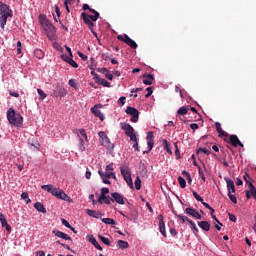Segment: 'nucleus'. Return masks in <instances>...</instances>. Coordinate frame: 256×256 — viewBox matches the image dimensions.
Masks as SVG:
<instances>
[{"label": "nucleus", "mask_w": 256, "mask_h": 256, "mask_svg": "<svg viewBox=\"0 0 256 256\" xmlns=\"http://www.w3.org/2000/svg\"><path fill=\"white\" fill-rule=\"evenodd\" d=\"M90 13H93V15H88L85 12L81 13V17L85 23V25H87L89 27V29H91L93 35H97V32L93 31V28L95 27V21H97V19H99V12H97L96 10H90Z\"/></svg>", "instance_id": "obj_1"}, {"label": "nucleus", "mask_w": 256, "mask_h": 256, "mask_svg": "<svg viewBox=\"0 0 256 256\" xmlns=\"http://www.w3.org/2000/svg\"><path fill=\"white\" fill-rule=\"evenodd\" d=\"M9 17H13V10L9 9V5L0 2V27L1 29H5V25H7V19Z\"/></svg>", "instance_id": "obj_2"}, {"label": "nucleus", "mask_w": 256, "mask_h": 256, "mask_svg": "<svg viewBox=\"0 0 256 256\" xmlns=\"http://www.w3.org/2000/svg\"><path fill=\"white\" fill-rule=\"evenodd\" d=\"M7 119L8 123L14 127H21L23 125V116L15 112V109L13 108L7 110Z\"/></svg>", "instance_id": "obj_3"}, {"label": "nucleus", "mask_w": 256, "mask_h": 256, "mask_svg": "<svg viewBox=\"0 0 256 256\" xmlns=\"http://www.w3.org/2000/svg\"><path fill=\"white\" fill-rule=\"evenodd\" d=\"M98 173L105 185H111L109 179L117 180V176L113 172V163L106 166L105 173L102 170H99Z\"/></svg>", "instance_id": "obj_4"}, {"label": "nucleus", "mask_w": 256, "mask_h": 256, "mask_svg": "<svg viewBox=\"0 0 256 256\" xmlns=\"http://www.w3.org/2000/svg\"><path fill=\"white\" fill-rule=\"evenodd\" d=\"M42 25H43L44 31H46L47 33L48 39L50 41H55V37L57 36V28L53 26L51 21H49L48 19H44L42 21Z\"/></svg>", "instance_id": "obj_5"}, {"label": "nucleus", "mask_w": 256, "mask_h": 256, "mask_svg": "<svg viewBox=\"0 0 256 256\" xmlns=\"http://www.w3.org/2000/svg\"><path fill=\"white\" fill-rule=\"evenodd\" d=\"M98 135L100 137V143L103 145V147H106V149H109L110 151L115 148V145L111 143V140H109V137H107L105 132L100 131Z\"/></svg>", "instance_id": "obj_6"}, {"label": "nucleus", "mask_w": 256, "mask_h": 256, "mask_svg": "<svg viewBox=\"0 0 256 256\" xmlns=\"http://www.w3.org/2000/svg\"><path fill=\"white\" fill-rule=\"evenodd\" d=\"M107 194H109V188H102L101 195L98 199V203H100V205H103V203H105V205H111V197L107 196Z\"/></svg>", "instance_id": "obj_7"}, {"label": "nucleus", "mask_w": 256, "mask_h": 256, "mask_svg": "<svg viewBox=\"0 0 256 256\" xmlns=\"http://www.w3.org/2000/svg\"><path fill=\"white\" fill-rule=\"evenodd\" d=\"M117 39L119 41H123V43H126V45H128L129 47H131V49H137L138 45L137 42H135L133 39H131L129 37V35L125 34L123 35H118Z\"/></svg>", "instance_id": "obj_8"}, {"label": "nucleus", "mask_w": 256, "mask_h": 256, "mask_svg": "<svg viewBox=\"0 0 256 256\" xmlns=\"http://www.w3.org/2000/svg\"><path fill=\"white\" fill-rule=\"evenodd\" d=\"M118 203V205H125V197L119 192H112L110 197V203Z\"/></svg>", "instance_id": "obj_9"}, {"label": "nucleus", "mask_w": 256, "mask_h": 256, "mask_svg": "<svg viewBox=\"0 0 256 256\" xmlns=\"http://www.w3.org/2000/svg\"><path fill=\"white\" fill-rule=\"evenodd\" d=\"M125 113L127 115H131V121L132 123H137V121H139V110H137V108H133L131 106H128L126 108Z\"/></svg>", "instance_id": "obj_10"}, {"label": "nucleus", "mask_w": 256, "mask_h": 256, "mask_svg": "<svg viewBox=\"0 0 256 256\" xmlns=\"http://www.w3.org/2000/svg\"><path fill=\"white\" fill-rule=\"evenodd\" d=\"M120 171L127 185L133 187V179L131 178V172H129V169L121 167Z\"/></svg>", "instance_id": "obj_11"}, {"label": "nucleus", "mask_w": 256, "mask_h": 256, "mask_svg": "<svg viewBox=\"0 0 256 256\" xmlns=\"http://www.w3.org/2000/svg\"><path fill=\"white\" fill-rule=\"evenodd\" d=\"M52 195L57 197V199H61L62 201H69L70 197L61 189L54 188Z\"/></svg>", "instance_id": "obj_12"}, {"label": "nucleus", "mask_w": 256, "mask_h": 256, "mask_svg": "<svg viewBox=\"0 0 256 256\" xmlns=\"http://www.w3.org/2000/svg\"><path fill=\"white\" fill-rule=\"evenodd\" d=\"M28 147L30 151H39L41 149V144H39V141L37 139L29 138Z\"/></svg>", "instance_id": "obj_13"}, {"label": "nucleus", "mask_w": 256, "mask_h": 256, "mask_svg": "<svg viewBox=\"0 0 256 256\" xmlns=\"http://www.w3.org/2000/svg\"><path fill=\"white\" fill-rule=\"evenodd\" d=\"M53 97H65L67 95V89L61 85H57L53 90Z\"/></svg>", "instance_id": "obj_14"}, {"label": "nucleus", "mask_w": 256, "mask_h": 256, "mask_svg": "<svg viewBox=\"0 0 256 256\" xmlns=\"http://www.w3.org/2000/svg\"><path fill=\"white\" fill-rule=\"evenodd\" d=\"M101 105L100 104H96L91 108V113H93V115H95V117H99L100 121H105V116L103 115V113H101Z\"/></svg>", "instance_id": "obj_15"}, {"label": "nucleus", "mask_w": 256, "mask_h": 256, "mask_svg": "<svg viewBox=\"0 0 256 256\" xmlns=\"http://www.w3.org/2000/svg\"><path fill=\"white\" fill-rule=\"evenodd\" d=\"M245 195L246 199H251V197H253V199H256V188L253 183H249L248 190H245Z\"/></svg>", "instance_id": "obj_16"}, {"label": "nucleus", "mask_w": 256, "mask_h": 256, "mask_svg": "<svg viewBox=\"0 0 256 256\" xmlns=\"http://www.w3.org/2000/svg\"><path fill=\"white\" fill-rule=\"evenodd\" d=\"M146 140H147L148 153H149V151L153 150V147L155 145V136L153 135V132H148L147 133Z\"/></svg>", "instance_id": "obj_17"}, {"label": "nucleus", "mask_w": 256, "mask_h": 256, "mask_svg": "<svg viewBox=\"0 0 256 256\" xmlns=\"http://www.w3.org/2000/svg\"><path fill=\"white\" fill-rule=\"evenodd\" d=\"M185 213L186 215H190V217H194V219H203L201 214H199L195 208L188 207L185 209Z\"/></svg>", "instance_id": "obj_18"}, {"label": "nucleus", "mask_w": 256, "mask_h": 256, "mask_svg": "<svg viewBox=\"0 0 256 256\" xmlns=\"http://www.w3.org/2000/svg\"><path fill=\"white\" fill-rule=\"evenodd\" d=\"M121 129L123 131H125V135L127 137H129L135 133V129H133V126H131V124L121 123Z\"/></svg>", "instance_id": "obj_19"}, {"label": "nucleus", "mask_w": 256, "mask_h": 256, "mask_svg": "<svg viewBox=\"0 0 256 256\" xmlns=\"http://www.w3.org/2000/svg\"><path fill=\"white\" fill-rule=\"evenodd\" d=\"M228 143H231L233 147H244L241 140H239V137L237 135H230Z\"/></svg>", "instance_id": "obj_20"}, {"label": "nucleus", "mask_w": 256, "mask_h": 256, "mask_svg": "<svg viewBox=\"0 0 256 256\" xmlns=\"http://www.w3.org/2000/svg\"><path fill=\"white\" fill-rule=\"evenodd\" d=\"M158 221H159V231L163 237H167V231L165 230V220L163 219V215L160 214L158 216Z\"/></svg>", "instance_id": "obj_21"}, {"label": "nucleus", "mask_w": 256, "mask_h": 256, "mask_svg": "<svg viewBox=\"0 0 256 256\" xmlns=\"http://www.w3.org/2000/svg\"><path fill=\"white\" fill-rule=\"evenodd\" d=\"M75 133L79 140L83 139L86 143H89V138L87 137V132L85 131V129H76Z\"/></svg>", "instance_id": "obj_22"}, {"label": "nucleus", "mask_w": 256, "mask_h": 256, "mask_svg": "<svg viewBox=\"0 0 256 256\" xmlns=\"http://www.w3.org/2000/svg\"><path fill=\"white\" fill-rule=\"evenodd\" d=\"M224 181L227 183L228 193H235V182L229 177H224Z\"/></svg>", "instance_id": "obj_23"}, {"label": "nucleus", "mask_w": 256, "mask_h": 256, "mask_svg": "<svg viewBox=\"0 0 256 256\" xmlns=\"http://www.w3.org/2000/svg\"><path fill=\"white\" fill-rule=\"evenodd\" d=\"M61 59H63V61H65L66 63H69L71 67H74V69H77V67H79V64H77V62H75V60H73V57L71 56L61 55Z\"/></svg>", "instance_id": "obj_24"}, {"label": "nucleus", "mask_w": 256, "mask_h": 256, "mask_svg": "<svg viewBox=\"0 0 256 256\" xmlns=\"http://www.w3.org/2000/svg\"><path fill=\"white\" fill-rule=\"evenodd\" d=\"M0 223L2 227H5L8 233H11V225H9V223L7 222V218H5V215L1 212H0Z\"/></svg>", "instance_id": "obj_25"}, {"label": "nucleus", "mask_w": 256, "mask_h": 256, "mask_svg": "<svg viewBox=\"0 0 256 256\" xmlns=\"http://www.w3.org/2000/svg\"><path fill=\"white\" fill-rule=\"evenodd\" d=\"M52 233L53 235H55L56 237H59L60 239H64L65 241H71V237L65 234V232H62L59 230H53Z\"/></svg>", "instance_id": "obj_26"}, {"label": "nucleus", "mask_w": 256, "mask_h": 256, "mask_svg": "<svg viewBox=\"0 0 256 256\" xmlns=\"http://www.w3.org/2000/svg\"><path fill=\"white\" fill-rule=\"evenodd\" d=\"M143 78L144 85H153V81H155V76H153V74H144Z\"/></svg>", "instance_id": "obj_27"}, {"label": "nucleus", "mask_w": 256, "mask_h": 256, "mask_svg": "<svg viewBox=\"0 0 256 256\" xmlns=\"http://www.w3.org/2000/svg\"><path fill=\"white\" fill-rule=\"evenodd\" d=\"M86 213H87V215H89V217H93L94 219H100L103 216V214L101 212L91 210V209H87Z\"/></svg>", "instance_id": "obj_28"}, {"label": "nucleus", "mask_w": 256, "mask_h": 256, "mask_svg": "<svg viewBox=\"0 0 256 256\" xmlns=\"http://www.w3.org/2000/svg\"><path fill=\"white\" fill-rule=\"evenodd\" d=\"M88 241L89 243H92V245H94L96 249H98L99 251H103V247H101V245L99 244V242H97V239H95L93 235L88 236Z\"/></svg>", "instance_id": "obj_29"}, {"label": "nucleus", "mask_w": 256, "mask_h": 256, "mask_svg": "<svg viewBox=\"0 0 256 256\" xmlns=\"http://www.w3.org/2000/svg\"><path fill=\"white\" fill-rule=\"evenodd\" d=\"M34 208L36 209V211H38L39 213H47V209L45 208V206L43 205V203L41 202H36L34 204Z\"/></svg>", "instance_id": "obj_30"}, {"label": "nucleus", "mask_w": 256, "mask_h": 256, "mask_svg": "<svg viewBox=\"0 0 256 256\" xmlns=\"http://www.w3.org/2000/svg\"><path fill=\"white\" fill-rule=\"evenodd\" d=\"M198 226L201 227L203 231H209L211 229V224L207 221L198 222Z\"/></svg>", "instance_id": "obj_31"}, {"label": "nucleus", "mask_w": 256, "mask_h": 256, "mask_svg": "<svg viewBox=\"0 0 256 256\" xmlns=\"http://www.w3.org/2000/svg\"><path fill=\"white\" fill-rule=\"evenodd\" d=\"M96 83L98 85H102L103 87H111V83H109L107 80L103 79V78H97Z\"/></svg>", "instance_id": "obj_32"}, {"label": "nucleus", "mask_w": 256, "mask_h": 256, "mask_svg": "<svg viewBox=\"0 0 256 256\" xmlns=\"http://www.w3.org/2000/svg\"><path fill=\"white\" fill-rule=\"evenodd\" d=\"M34 57H36V59H43V57H45V52H43L41 49H35Z\"/></svg>", "instance_id": "obj_33"}, {"label": "nucleus", "mask_w": 256, "mask_h": 256, "mask_svg": "<svg viewBox=\"0 0 256 256\" xmlns=\"http://www.w3.org/2000/svg\"><path fill=\"white\" fill-rule=\"evenodd\" d=\"M117 245L119 249H128L129 248V242L125 240H118Z\"/></svg>", "instance_id": "obj_34"}, {"label": "nucleus", "mask_w": 256, "mask_h": 256, "mask_svg": "<svg viewBox=\"0 0 256 256\" xmlns=\"http://www.w3.org/2000/svg\"><path fill=\"white\" fill-rule=\"evenodd\" d=\"M174 215H175L178 219H180V221H182V223H185V222L189 223V221H193V220L189 219V217H187V216H185V215H183V214L174 213Z\"/></svg>", "instance_id": "obj_35"}, {"label": "nucleus", "mask_w": 256, "mask_h": 256, "mask_svg": "<svg viewBox=\"0 0 256 256\" xmlns=\"http://www.w3.org/2000/svg\"><path fill=\"white\" fill-rule=\"evenodd\" d=\"M41 189H43L44 191H47L48 193H51V195H53V191L55 190V187L51 184L49 185H42Z\"/></svg>", "instance_id": "obj_36"}, {"label": "nucleus", "mask_w": 256, "mask_h": 256, "mask_svg": "<svg viewBox=\"0 0 256 256\" xmlns=\"http://www.w3.org/2000/svg\"><path fill=\"white\" fill-rule=\"evenodd\" d=\"M189 225H190V228L193 231L194 235L197 236L199 234V228H197V225H195V222H193V220L189 221Z\"/></svg>", "instance_id": "obj_37"}, {"label": "nucleus", "mask_w": 256, "mask_h": 256, "mask_svg": "<svg viewBox=\"0 0 256 256\" xmlns=\"http://www.w3.org/2000/svg\"><path fill=\"white\" fill-rule=\"evenodd\" d=\"M102 223H105V225H116V222L113 220V218H102Z\"/></svg>", "instance_id": "obj_38"}, {"label": "nucleus", "mask_w": 256, "mask_h": 256, "mask_svg": "<svg viewBox=\"0 0 256 256\" xmlns=\"http://www.w3.org/2000/svg\"><path fill=\"white\" fill-rule=\"evenodd\" d=\"M98 239H100V241H102V243H104V245H107V247H111V241H109L108 238H106L102 235H98Z\"/></svg>", "instance_id": "obj_39"}, {"label": "nucleus", "mask_w": 256, "mask_h": 256, "mask_svg": "<svg viewBox=\"0 0 256 256\" xmlns=\"http://www.w3.org/2000/svg\"><path fill=\"white\" fill-rule=\"evenodd\" d=\"M187 113H189V110L185 106L180 107L177 111L178 115H187Z\"/></svg>", "instance_id": "obj_40"}, {"label": "nucleus", "mask_w": 256, "mask_h": 256, "mask_svg": "<svg viewBox=\"0 0 256 256\" xmlns=\"http://www.w3.org/2000/svg\"><path fill=\"white\" fill-rule=\"evenodd\" d=\"M178 183L181 189H185V187H187V181H185L184 178L181 176L178 177Z\"/></svg>", "instance_id": "obj_41"}, {"label": "nucleus", "mask_w": 256, "mask_h": 256, "mask_svg": "<svg viewBox=\"0 0 256 256\" xmlns=\"http://www.w3.org/2000/svg\"><path fill=\"white\" fill-rule=\"evenodd\" d=\"M21 199H23L27 204L31 203V198H29V194L27 192H23L21 194Z\"/></svg>", "instance_id": "obj_42"}, {"label": "nucleus", "mask_w": 256, "mask_h": 256, "mask_svg": "<svg viewBox=\"0 0 256 256\" xmlns=\"http://www.w3.org/2000/svg\"><path fill=\"white\" fill-rule=\"evenodd\" d=\"M163 145L165 151H167V153H170L171 155L173 152L171 151V148H169V142L167 141V139H163Z\"/></svg>", "instance_id": "obj_43"}, {"label": "nucleus", "mask_w": 256, "mask_h": 256, "mask_svg": "<svg viewBox=\"0 0 256 256\" xmlns=\"http://www.w3.org/2000/svg\"><path fill=\"white\" fill-rule=\"evenodd\" d=\"M134 185H135V189H137V191H139L141 189V178H139V176L136 177Z\"/></svg>", "instance_id": "obj_44"}, {"label": "nucleus", "mask_w": 256, "mask_h": 256, "mask_svg": "<svg viewBox=\"0 0 256 256\" xmlns=\"http://www.w3.org/2000/svg\"><path fill=\"white\" fill-rule=\"evenodd\" d=\"M38 95H40V100L43 101V99L47 98V94L40 88L37 89Z\"/></svg>", "instance_id": "obj_45"}, {"label": "nucleus", "mask_w": 256, "mask_h": 256, "mask_svg": "<svg viewBox=\"0 0 256 256\" xmlns=\"http://www.w3.org/2000/svg\"><path fill=\"white\" fill-rule=\"evenodd\" d=\"M233 192H228V197L230 199V201H232V203H234V205H237V196L232 194Z\"/></svg>", "instance_id": "obj_46"}, {"label": "nucleus", "mask_w": 256, "mask_h": 256, "mask_svg": "<svg viewBox=\"0 0 256 256\" xmlns=\"http://www.w3.org/2000/svg\"><path fill=\"white\" fill-rule=\"evenodd\" d=\"M182 175L187 179L189 185H191V181H193V179H191V174H189L187 171H183Z\"/></svg>", "instance_id": "obj_47"}, {"label": "nucleus", "mask_w": 256, "mask_h": 256, "mask_svg": "<svg viewBox=\"0 0 256 256\" xmlns=\"http://www.w3.org/2000/svg\"><path fill=\"white\" fill-rule=\"evenodd\" d=\"M192 195L194 199H196V201H200V203H203L202 197L196 191H192Z\"/></svg>", "instance_id": "obj_48"}, {"label": "nucleus", "mask_w": 256, "mask_h": 256, "mask_svg": "<svg viewBox=\"0 0 256 256\" xmlns=\"http://www.w3.org/2000/svg\"><path fill=\"white\" fill-rule=\"evenodd\" d=\"M85 143H87L85 140H83L82 138L79 140V145H78V147H79V149L81 150V151H85Z\"/></svg>", "instance_id": "obj_49"}, {"label": "nucleus", "mask_w": 256, "mask_h": 256, "mask_svg": "<svg viewBox=\"0 0 256 256\" xmlns=\"http://www.w3.org/2000/svg\"><path fill=\"white\" fill-rule=\"evenodd\" d=\"M204 153L205 155H211V151L207 148H199L197 153Z\"/></svg>", "instance_id": "obj_50"}, {"label": "nucleus", "mask_w": 256, "mask_h": 256, "mask_svg": "<svg viewBox=\"0 0 256 256\" xmlns=\"http://www.w3.org/2000/svg\"><path fill=\"white\" fill-rule=\"evenodd\" d=\"M198 173H199V177L202 179V181H206V178H205V173H203V170L201 169V167L198 168Z\"/></svg>", "instance_id": "obj_51"}, {"label": "nucleus", "mask_w": 256, "mask_h": 256, "mask_svg": "<svg viewBox=\"0 0 256 256\" xmlns=\"http://www.w3.org/2000/svg\"><path fill=\"white\" fill-rule=\"evenodd\" d=\"M201 203L202 205H204L206 209H209V211H212V213H215V209H213V207H211L207 202L202 201Z\"/></svg>", "instance_id": "obj_52"}, {"label": "nucleus", "mask_w": 256, "mask_h": 256, "mask_svg": "<svg viewBox=\"0 0 256 256\" xmlns=\"http://www.w3.org/2000/svg\"><path fill=\"white\" fill-rule=\"evenodd\" d=\"M146 91H147V94L145 95V97H146V99H148V97H149L150 95H153V87H148V88L146 89Z\"/></svg>", "instance_id": "obj_53"}, {"label": "nucleus", "mask_w": 256, "mask_h": 256, "mask_svg": "<svg viewBox=\"0 0 256 256\" xmlns=\"http://www.w3.org/2000/svg\"><path fill=\"white\" fill-rule=\"evenodd\" d=\"M68 85H70V87H73L74 89H77V83L74 79H70Z\"/></svg>", "instance_id": "obj_54"}, {"label": "nucleus", "mask_w": 256, "mask_h": 256, "mask_svg": "<svg viewBox=\"0 0 256 256\" xmlns=\"http://www.w3.org/2000/svg\"><path fill=\"white\" fill-rule=\"evenodd\" d=\"M62 221V225H64V227H67V229H71V224H69V222L65 219H61Z\"/></svg>", "instance_id": "obj_55"}, {"label": "nucleus", "mask_w": 256, "mask_h": 256, "mask_svg": "<svg viewBox=\"0 0 256 256\" xmlns=\"http://www.w3.org/2000/svg\"><path fill=\"white\" fill-rule=\"evenodd\" d=\"M244 181H246L248 188H249V183H251V176H249V174H245Z\"/></svg>", "instance_id": "obj_56"}, {"label": "nucleus", "mask_w": 256, "mask_h": 256, "mask_svg": "<svg viewBox=\"0 0 256 256\" xmlns=\"http://www.w3.org/2000/svg\"><path fill=\"white\" fill-rule=\"evenodd\" d=\"M229 215V219L230 221H232V223H237V217L231 213H228Z\"/></svg>", "instance_id": "obj_57"}, {"label": "nucleus", "mask_w": 256, "mask_h": 256, "mask_svg": "<svg viewBox=\"0 0 256 256\" xmlns=\"http://www.w3.org/2000/svg\"><path fill=\"white\" fill-rule=\"evenodd\" d=\"M106 79L109 81H113V74H111V71L108 70V73L104 74Z\"/></svg>", "instance_id": "obj_58"}, {"label": "nucleus", "mask_w": 256, "mask_h": 256, "mask_svg": "<svg viewBox=\"0 0 256 256\" xmlns=\"http://www.w3.org/2000/svg\"><path fill=\"white\" fill-rule=\"evenodd\" d=\"M215 128H216L217 133L223 131V128H221V123H219V122L215 123Z\"/></svg>", "instance_id": "obj_59"}, {"label": "nucleus", "mask_w": 256, "mask_h": 256, "mask_svg": "<svg viewBox=\"0 0 256 256\" xmlns=\"http://www.w3.org/2000/svg\"><path fill=\"white\" fill-rule=\"evenodd\" d=\"M130 138V141H134V143H137V135L134 133V134H130V136H128Z\"/></svg>", "instance_id": "obj_60"}, {"label": "nucleus", "mask_w": 256, "mask_h": 256, "mask_svg": "<svg viewBox=\"0 0 256 256\" xmlns=\"http://www.w3.org/2000/svg\"><path fill=\"white\" fill-rule=\"evenodd\" d=\"M218 133H219L218 137H229V134L224 130H220V132Z\"/></svg>", "instance_id": "obj_61"}, {"label": "nucleus", "mask_w": 256, "mask_h": 256, "mask_svg": "<svg viewBox=\"0 0 256 256\" xmlns=\"http://www.w3.org/2000/svg\"><path fill=\"white\" fill-rule=\"evenodd\" d=\"M78 56L82 59V61H87L88 57L82 52H78Z\"/></svg>", "instance_id": "obj_62"}, {"label": "nucleus", "mask_w": 256, "mask_h": 256, "mask_svg": "<svg viewBox=\"0 0 256 256\" xmlns=\"http://www.w3.org/2000/svg\"><path fill=\"white\" fill-rule=\"evenodd\" d=\"M108 71L107 68H98V73H102L103 75L107 74Z\"/></svg>", "instance_id": "obj_63"}, {"label": "nucleus", "mask_w": 256, "mask_h": 256, "mask_svg": "<svg viewBox=\"0 0 256 256\" xmlns=\"http://www.w3.org/2000/svg\"><path fill=\"white\" fill-rule=\"evenodd\" d=\"M125 96H122V97H120L119 99H118V103L120 104V105H125Z\"/></svg>", "instance_id": "obj_64"}]
</instances>
